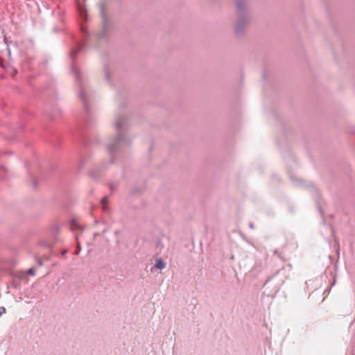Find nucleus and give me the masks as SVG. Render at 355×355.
<instances>
[{
    "label": "nucleus",
    "instance_id": "2",
    "mask_svg": "<svg viewBox=\"0 0 355 355\" xmlns=\"http://www.w3.org/2000/svg\"><path fill=\"white\" fill-rule=\"evenodd\" d=\"M107 204H108V199L107 197H104L101 200V208L103 210H106Z\"/></svg>",
    "mask_w": 355,
    "mask_h": 355
},
{
    "label": "nucleus",
    "instance_id": "1",
    "mask_svg": "<svg viewBox=\"0 0 355 355\" xmlns=\"http://www.w3.org/2000/svg\"><path fill=\"white\" fill-rule=\"evenodd\" d=\"M166 267L165 263L162 261L161 258H157L156 259V262L155 264V268L157 269H164Z\"/></svg>",
    "mask_w": 355,
    "mask_h": 355
},
{
    "label": "nucleus",
    "instance_id": "3",
    "mask_svg": "<svg viewBox=\"0 0 355 355\" xmlns=\"http://www.w3.org/2000/svg\"><path fill=\"white\" fill-rule=\"evenodd\" d=\"M28 274H30V275H34V274H35V273H34V270H33V268H31V269H29V270H28Z\"/></svg>",
    "mask_w": 355,
    "mask_h": 355
}]
</instances>
